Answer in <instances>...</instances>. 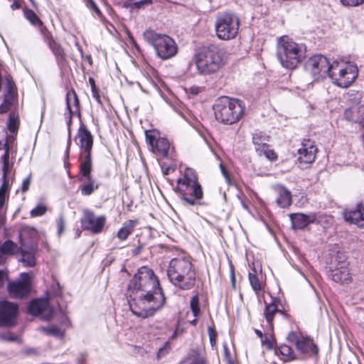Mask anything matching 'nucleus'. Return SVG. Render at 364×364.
I'll return each instance as SVG.
<instances>
[{"instance_id": "8fccbe9b", "label": "nucleus", "mask_w": 364, "mask_h": 364, "mask_svg": "<svg viewBox=\"0 0 364 364\" xmlns=\"http://www.w3.org/2000/svg\"><path fill=\"white\" fill-rule=\"evenodd\" d=\"M0 338L2 341L14 342L18 340V336L11 332H7V333H1L0 335Z\"/></svg>"}, {"instance_id": "864d4df0", "label": "nucleus", "mask_w": 364, "mask_h": 364, "mask_svg": "<svg viewBox=\"0 0 364 364\" xmlns=\"http://www.w3.org/2000/svg\"><path fill=\"white\" fill-rule=\"evenodd\" d=\"M58 233L61 235L65 230V221L63 216H60L57 220Z\"/></svg>"}, {"instance_id": "5701e85b", "label": "nucleus", "mask_w": 364, "mask_h": 364, "mask_svg": "<svg viewBox=\"0 0 364 364\" xmlns=\"http://www.w3.org/2000/svg\"><path fill=\"white\" fill-rule=\"evenodd\" d=\"M328 277L338 283H348L350 281V276L347 263L343 262L340 267L332 269Z\"/></svg>"}, {"instance_id": "603ef678", "label": "nucleus", "mask_w": 364, "mask_h": 364, "mask_svg": "<svg viewBox=\"0 0 364 364\" xmlns=\"http://www.w3.org/2000/svg\"><path fill=\"white\" fill-rule=\"evenodd\" d=\"M340 1L346 6H358L364 3V0H340Z\"/></svg>"}, {"instance_id": "7c9ffc66", "label": "nucleus", "mask_w": 364, "mask_h": 364, "mask_svg": "<svg viewBox=\"0 0 364 364\" xmlns=\"http://www.w3.org/2000/svg\"><path fill=\"white\" fill-rule=\"evenodd\" d=\"M154 151L164 158H168L171 155V146L169 141L166 138H158L154 146Z\"/></svg>"}, {"instance_id": "c03bdc74", "label": "nucleus", "mask_w": 364, "mask_h": 364, "mask_svg": "<svg viewBox=\"0 0 364 364\" xmlns=\"http://www.w3.org/2000/svg\"><path fill=\"white\" fill-rule=\"evenodd\" d=\"M6 197V191L5 187L3 186L0 188V225H1L3 222L2 218V209L5 205V200Z\"/></svg>"}, {"instance_id": "20e7f679", "label": "nucleus", "mask_w": 364, "mask_h": 364, "mask_svg": "<svg viewBox=\"0 0 364 364\" xmlns=\"http://www.w3.org/2000/svg\"><path fill=\"white\" fill-rule=\"evenodd\" d=\"M306 46L294 41L288 36L277 41V57L282 66L289 70L296 68L306 58Z\"/></svg>"}, {"instance_id": "4be33fe9", "label": "nucleus", "mask_w": 364, "mask_h": 364, "mask_svg": "<svg viewBox=\"0 0 364 364\" xmlns=\"http://www.w3.org/2000/svg\"><path fill=\"white\" fill-rule=\"evenodd\" d=\"M345 220L364 228V206L359 203L355 208L346 209L343 211Z\"/></svg>"}, {"instance_id": "f03ea898", "label": "nucleus", "mask_w": 364, "mask_h": 364, "mask_svg": "<svg viewBox=\"0 0 364 364\" xmlns=\"http://www.w3.org/2000/svg\"><path fill=\"white\" fill-rule=\"evenodd\" d=\"M198 73L204 76L217 73L228 63L225 50L216 44L200 48L194 55Z\"/></svg>"}, {"instance_id": "69168bd1", "label": "nucleus", "mask_w": 364, "mask_h": 364, "mask_svg": "<svg viewBox=\"0 0 364 364\" xmlns=\"http://www.w3.org/2000/svg\"><path fill=\"white\" fill-rule=\"evenodd\" d=\"M129 39H130V42H131L132 44H134V46H135V48H136V49H138V46H137V44L136 43V42H135V41H134V38H133L132 36H129Z\"/></svg>"}, {"instance_id": "72a5a7b5", "label": "nucleus", "mask_w": 364, "mask_h": 364, "mask_svg": "<svg viewBox=\"0 0 364 364\" xmlns=\"http://www.w3.org/2000/svg\"><path fill=\"white\" fill-rule=\"evenodd\" d=\"M25 18L34 26L40 27L43 26V21L39 18L36 14L31 9H25L23 10Z\"/></svg>"}, {"instance_id": "b1692460", "label": "nucleus", "mask_w": 364, "mask_h": 364, "mask_svg": "<svg viewBox=\"0 0 364 364\" xmlns=\"http://www.w3.org/2000/svg\"><path fill=\"white\" fill-rule=\"evenodd\" d=\"M277 299L272 298V301L270 304H266L265 308L264 310V316L268 323V327L270 331H272L274 329L273 320L274 316L277 313L282 312L278 309V306L277 304Z\"/></svg>"}, {"instance_id": "c756f323", "label": "nucleus", "mask_w": 364, "mask_h": 364, "mask_svg": "<svg viewBox=\"0 0 364 364\" xmlns=\"http://www.w3.org/2000/svg\"><path fill=\"white\" fill-rule=\"evenodd\" d=\"M269 141V136L262 132L257 131L252 135V142L257 152L262 151L264 148L267 147Z\"/></svg>"}, {"instance_id": "a18cd8bd", "label": "nucleus", "mask_w": 364, "mask_h": 364, "mask_svg": "<svg viewBox=\"0 0 364 364\" xmlns=\"http://www.w3.org/2000/svg\"><path fill=\"white\" fill-rule=\"evenodd\" d=\"M249 280H250L251 287L255 291H258L259 290L261 289V284H260L259 279L256 274L250 273L249 274Z\"/></svg>"}, {"instance_id": "a19ab883", "label": "nucleus", "mask_w": 364, "mask_h": 364, "mask_svg": "<svg viewBox=\"0 0 364 364\" xmlns=\"http://www.w3.org/2000/svg\"><path fill=\"white\" fill-rule=\"evenodd\" d=\"M47 210V207L43 203L38 204L36 208L32 209L30 215L32 218H36L43 215Z\"/></svg>"}, {"instance_id": "2f4dec72", "label": "nucleus", "mask_w": 364, "mask_h": 364, "mask_svg": "<svg viewBox=\"0 0 364 364\" xmlns=\"http://www.w3.org/2000/svg\"><path fill=\"white\" fill-rule=\"evenodd\" d=\"M48 46L55 55L58 64H64L66 60V54L60 44L55 40Z\"/></svg>"}, {"instance_id": "6e6552de", "label": "nucleus", "mask_w": 364, "mask_h": 364, "mask_svg": "<svg viewBox=\"0 0 364 364\" xmlns=\"http://www.w3.org/2000/svg\"><path fill=\"white\" fill-rule=\"evenodd\" d=\"M358 68L355 64H340L337 61L332 63L331 73L328 75L333 84L338 87L347 88L356 80Z\"/></svg>"}, {"instance_id": "c9c22d12", "label": "nucleus", "mask_w": 364, "mask_h": 364, "mask_svg": "<svg viewBox=\"0 0 364 364\" xmlns=\"http://www.w3.org/2000/svg\"><path fill=\"white\" fill-rule=\"evenodd\" d=\"M183 364H206V360L198 351H193L183 361Z\"/></svg>"}, {"instance_id": "5fc2aeb1", "label": "nucleus", "mask_w": 364, "mask_h": 364, "mask_svg": "<svg viewBox=\"0 0 364 364\" xmlns=\"http://www.w3.org/2000/svg\"><path fill=\"white\" fill-rule=\"evenodd\" d=\"M30 185H31V175H29L28 177H26L23 181L22 186H21L22 192H23V193L26 192L28 190Z\"/></svg>"}, {"instance_id": "a211bd4d", "label": "nucleus", "mask_w": 364, "mask_h": 364, "mask_svg": "<svg viewBox=\"0 0 364 364\" xmlns=\"http://www.w3.org/2000/svg\"><path fill=\"white\" fill-rule=\"evenodd\" d=\"M92 171V164L80 165V176L78 180L80 181H86V183L80 187L82 195L90 196L97 188L98 185L91 174Z\"/></svg>"}, {"instance_id": "79ce46f5", "label": "nucleus", "mask_w": 364, "mask_h": 364, "mask_svg": "<svg viewBox=\"0 0 364 364\" xmlns=\"http://www.w3.org/2000/svg\"><path fill=\"white\" fill-rule=\"evenodd\" d=\"M149 0H127L124 5L125 7L131 9L140 8L142 5L147 4Z\"/></svg>"}, {"instance_id": "393cba45", "label": "nucleus", "mask_w": 364, "mask_h": 364, "mask_svg": "<svg viewBox=\"0 0 364 364\" xmlns=\"http://www.w3.org/2000/svg\"><path fill=\"white\" fill-rule=\"evenodd\" d=\"M20 247L11 240H6L0 246V265L5 262L4 255H15L18 253Z\"/></svg>"}, {"instance_id": "338daca9", "label": "nucleus", "mask_w": 364, "mask_h": 364, "mask_svg": "<svg viewBox=\"0 0 364 364\" xmlns=\"http://www.w3.org/2000/svg\"><path fill=\"white\" fill-rule=\"evenodd\" d=\"M90 84L92 85V90H94V87H95V82H94V80L92 78H90Z\"/></svg>"}, {"instance_id": "4468645a", "label": "nucleus", "mask_w": 364, "mask_h": 364, "mask_svg": "<svg viewBox=\"0 0 364 364\" xmlns=\"http://www.w3.org/2000/svg\"><path fill=\"white\" fill-rule=\"evenodd\" d=\"M178 188L185 205H196L203 198V191L200 183L185 185L181 183Z\"/></svg>"}, {"instance_id": "39448f33", "label": "nucleus", "mask_w": 364, "mask_h": 364, "mask_svg": "<svg viewBox=\"0 0 364 364\" xmlns=\"http://www.w3.org/2000/svg\"><path fill=\"white\" fill-rule=\"evenodd\" d=\"M215 119L225 124L237 122L244 114L245 106L239 100L228 97L218 98L213 107Z\"/></svg>"}, {"instance_id": "e2e57ef3", "label": "nucleus", "mask_w": 364, "mask_h": 364, "mask_svg": "<svg viewBox=\"0 0 364 364\" xmlns=\"http://www.w3.org/2000/svg\"><path fill=\"white\" fill-rule=\"evenodd\" d=\"M255 332L257 335L258 337H259L261 339L263 338V333L260 330L255 329Z\"/></svg>"}, {"instance_id": "49530a36", "label": "nucleus", "mask_w": 364, "mask_h": 364, "mask_svg": "<svg viewBox=\"0 0 364 364\" xmlns=\"http://www.w3.org/2000/svg\"><path fill=\"white\" fill-rule=\"evenodd\" d=\"M145 134L147 144L151 146L152 151L154 152V146L158 139L151 131H146Z\"/></svg>"}, {"instance_id": "9d476101", "label": "nucleus", "mask_w": 364, "mask_h": 364, "mask_svg": "<svg viewBox=\"0 0 364 364\" xmlns=\"http://www.w3.org/2000/svg\"><path fill=\"white\" fill-rule=\"evenodd\" d=\"M76 143L80 149V165L92 164L91 153L93 146V136L84 124H82L77 130Z\"/></svg>"}, {"instance_id": "de8ad7c7", "label": "nucleus", "mask_w": 364, "mask_h": 364, "mask_svg": "<svg viewBox=\"0 0 364 364\" xmlns=\"http://www.w3.org/2000/svg\"><path fill=\"white\" fill-rule=\"evenodd\" d=\"M73 114H71V113H69V117H68V120L67 122V125H68V141H67V148H66V156L67 157L68 156V154H69V150H70V145H71V129H70V126H71V123H72V117H73Z\"/></svg>"}, {"instance_id": "774afa93", "label": "nucleus", "mask_w": 364, "mask_h": 364, "mask_svg": "<svg viewBox=\"0 0 364 364\" xmlns=\"http://www.w3.org/2000/svg\"><path fill=\"white\" fill-rule=\"evenodd\" d=\"M197 317H195L193 320H192L190 323L193 325V326H196V323H197Z\"/></svg>"}, {"instance_id": "680f3d73", "label": "nucleus", "mask_w": 364, "mask_h": 364, "mask_svg": "<svg viewBox=\"0 0 364 364\" xmlns=\"http://www.w3.org/2000/svg\"><path fill=\"white\" fill-rule=\"evenodd\" d=\"M5 274L3 271H0V287H1L4 284V278Z\"/></svg>"}, {"instance_id": "dca6fc26", "label": "nucleus", "mask_w": 364, "mask_h": 364, "mask_svg": "<svg viewBox=\"0 0 364 364\" xmlns=\"http://www.w3.org/2000/svg\"><path fill=\"white\" fill-rule=\"evenodd\" d=\"M106 221L105 215L96 216L93 211L89 209L83 210V216L80 220L84 230H90L94 234L102 231Z\"/></svg>"}, {"instance_id": "f704fd0d", "label": "nucleus", "mask_w": 364, "mask_h": 364, "mask_svg": "<svg viewBox=\"0 0 364 364\" xmlns=\"http://www.w3.org/2000/svg\"><path fill=\"white\" fill-rule=\"evenodd\" d=\"M275 354H280L286 357L288 360H294L296 358L292 348L286 344L281 345L279 347L275 348Z\"/></svg>"}, {"instance_id": "c85d7f7f", "label": "nucleus", "mask_w": 364, "mask_h": 364, "mask_svg": "<svg viewBox=\"0 0 364 364\" xmlns=\"http://www.w3.org/2000/svg\"><path fill=\"white\" fill-rule=\"evenodd\" d=\"M48 304V300L46 299H34L28 305V312L33 316H37L47 309Z\"/></svg>"}, {"instance_id": "473e14b6", "label": "nucleus", "mask_w": 364, "mask_h": 364, "mask_svg": "<svg viewBox=\"0 0 364 364\" xmlns=\"http://www.w3.org/2000/svg\"><path fill=\"white\" fill-rule=\"evenodd\" d=\"M181 183H184L185 185L199 183L196 171L191 168H186L184 171L183 177L178 180V186H180Z\"/></svg>"}, {"instance_id": "412c9836", "label": "nucleus", "mask_w": 364, "mask_h": 364, "mask_svg": "<svg viewBox=\"0 0 364 364\" xmlns=\"http://www.w3.org/2000/svg\"><path fill=\"white\" fill-rule=\"evenodd\" d=\"M289 218L294 229L302 230L306 228L309 224L317 222L316 215L310 213L306 215L304 213H291Z\"/></svg>"}, {"instance_id": "9b49d317", "label": "nucleus", "mask_w": 364, "mask_h": 364, "mask_svg": "<svg viewBox=\"0 0 364 364\" xmlns=\"http://www.w3.org/2000/svg\"><path fill=\"white\" fill-rule=\"evenodd\" d=\"M332 64L322 55H316L310 58L305 63V69L312 76L318 80L320 77H325L329 75Z\"/></svg>"}, {"instance_id": "a878e982", "label": "nucleus", "mask_w": 364, "mask_h": 364, "mask_svg": "<svg viewBox=\"0 0 364 364\" xmlns=\"http://www.w3.org/2000/svg\"><path fill=\"white\" fill-rule=\"evenodd\" d=\"M277 191L279 195L276 200L278 206L282 208L289 207L292 203L291 192L285 187L282 186H279L277 188Z\"/></svg>"}, {"instance_id": "58836bf2", "label": "nucleus", "mask_w": 364, "mask_h": 364, "mask_svg": "<svg viewBox=\"0 0 364 364\" xmlns=\"http://www.w3.org/2000/svg\"><path fill=\"white\" fill-rule=\"evenodd\" d=\"M42 330L48 335H51L58 338H62L63 336V332L60 328L55 326L50 327H43Z\"/></svg>"}, {"instance_id": "0eeeda50", "label": "nucleus", "mask_w": 364, "mask_h": 364, "mask_svg": "<svg viewBox=\"0 0 364 364\" xmlns=\"http://www.w3.org/2000/svg\"><path fill=\"white\" fill-rule=\"evenodd\" d=\"M240 27V19L232 12L219 13L215 18V30L216 36L223 41L235 38Z\"/></svg>"}, {"instance_id": "6e6d98bb", "label": "nucleus", "mask_w": 364, "mask_h": 364, "mask_svg": "<svg viewBox=\"0 0 364 364\" xmlns=\"http://www.w3.org/2000/svg\"><path fill=\"white\" fill-rule=\"evenodd\" d=\"M190 93L193 95H197L204 90V87L196 85H193L189 89Z\"/></svg>"}, {"instance_id": "09e8293b", "label": "nucleus", "mask_w": 364, "mask_h": 364, "mask_svg": "<svg viewBox=\"0 0 364 364\" xmlns=\"http://www.w3.org/2000/svg\"><path fill=\"white\" fill-rule=\"evenodd\" d=\"M86 6L91 10H92L98 17H101L102 12L96 5L93 0H86Z\"/></svg>"}, {"instance_id": "6ab92c4d", "label": "nucleus", "mask_w": 364, "mask_h": 364, "mask_svg": "<svg viewBox=\"0 0 364 364\" xmlns=\"http://www.w3.org/2000/svg\"><path fill=\"white\" fill-rule=\"evenodd\" d=\"M16 87L12 79L7 77L4 101L0 105V113L8 112L16 97Z\"/></svg>"}, {"instance_id": "f257e3e1", "label": "nucleus", "mask_w": 364, "mask_h": 364, "mask_svg": "<svg viewBox=\"0 0 364 364\" xmlns=\"http://www.w3.org/2000/svg\"><path fill=\"white\" fill-rule=\"evenodd\" d=\"M128 299L132 312L141 318L154 316L166 302L165 295L154 272L141 267L129 284Z\"/></svg>"}, {"instance_id": "3c124183", "label": "nucleus", "mask_w": 364, "mask_h": 364, "mask_svg": "<svg viewBox=\"0 0 364 364\" xmlns=\"http://www.w3.org/2000/svg\"><path fill=\"white\" fill-rule=\"evenodd\" d=\"M171 348L170 343L166 342L164 346L159 348L158 353H157V358H161L164 356H165L169 351Z\"/></svg>"}, {"instance_id": "052dcab7", "label": "nucleus", "mask_w": 364, "mask_h": 364, "mask_svg": "<svg viewBox=\"0 0 364 364\" xmlns=\"http://www.w3.org/2000/svg\"><path fill=\"white\" fill-rule=\"evenodd\" d=\"M220 168L221 169V172L223 174V176L227 178V179H230L229 178V174H228V172L227 171V169L225 168V167L224 166V165L223 164H220Z\"/></svg>"}, {"instance_id": "0e129e2a", "label": "nucleus", "mask_w": 364, "mask_h": 364, "mask_svg": "<svg viewBox=\"0 0 364 364\" xmlns=\"http://www.w3.org/2000/svg\"><path fill=\"white\" fill-rule=\"evenodd\" d=\"M92 92H93V97L96 99V100L97 102H100V97L99 94L97 92H95L94 90H92Z\"/></svg>"}, {"instance_id": "37998d69", "label": "nucleus", "mask_w": 364, "mask_h": 364, "mask_svg": "<svg viewBox=\"0 0 364 364\" xmlns=\"http://www.w3.org/2000/svg\"><path fill=\"white\" fill-rule=\"evenodd\" d=\"M259 155H264L265 157L269 161H274L277 159V154L274 152V150L269 149L268 146L263 149L262 151H259L257 152Z\"/></svg>"}, {"instance_id": "4d7b16f0", "label": "nucleus", "mask_w": 364, "mask_h": 364, "mask_svg": "<svg viewBox=\"0 0 364 364\" xmlns=\"http://www.w3.org/2000/svg\"><path fill=\"white\" fill-rule=\"evenodd\" d=\"M8 127L10 132H15L18 129L17 121L11 118Z\"/></svg>"}, {"instance_id": "ea45409f", "label": "nucleus", "mask_w": 364, "mask_h": 364, "mask_svg": "<svg viewBox=\"0 0 364 364\" xmlns=\"http://www.w3.org/2000/svg\"><path fill=\"white\" fill-rule=\"evenodd\" d=\"M190 306L194 317H198L200 314V309L199 306V297L197 294L191 298Z\"/></svg>"}, {"instance_id": "13d9d810", "label": "nucleus", "mask_w": 364, "mask_h": 364, "mask_svg": "<svg viewBox=\"0 0 364 364\" xmlns=\"http://www.w3.org/2000/svg\"><path fill=\"white\" fill-rule=\"evenodd\" d=\"M208 334H209V338L210 342L212 346L215 345V339H216V332L211 328H208Z\"/></svg>"}, {"instance_id": "e433bc0d", "label": "nucleus", "mask_w": 364, "mask_h": 364, "mask_svg": "<svg viewBox=\"0 0 364 364\" xmlns=\"http://www.w3.org/2000/svg\"><path fill=\"white\" fill-rule=\"evenodd\" d=\"M266 336L264 339H262V344L265 346L268 349H274L277 348L275 347V339L273 334V331H270L269 328H267L266 330Z\"/></svg>"}, {"instance_id": "cd10ccee", "label": "nucleus", "mask_w": 364, "mask_h": 364, "mask_svg": "<svg viewBox=\"0 0 364 364\" xmlns=\"http://www.w3.org/2000/svg\"><path fill=\"white\" fill-rule=\"evenodd\" d=\"M138 224L137 220H129L123 223L122 227L117 233V237L120 240H125L133 232L135 227Z\"/></svg>"}, {"instance_id": "bb28decb", "label": "nucleus", "mask_w": 364, "mask_h": 364, "mask_svg": "<svg viewBox=\"0 0 364 364\" xmlns=\"http://www.w3.org/2000/svg\"><path fill=\"white\" fill-rule=\"evenodd\" d=\"M66 105L69 113L74 114L80 111V102L75 91L72 89L66 95Z\"/></svg>"}, {"instance_id": "ddd939ff", "label": "nucleus", "mask_w": 364, "mask_h": 364, "mask_svg": "<svg viewBox=\"0 0 364 364\" xmlns=\"http://www.w3.org/2000/svg\"><path fill=\"white\" fill-rule=\"evenodd\" d=\"M11 297L22 299L27 297L31 290V277L28 273L21 274L20 278L11 281L7 286Z\"/></svg>"}, {"instance_id": "7ed1b4c3", "label": "nucleus", "mask_w": 364, "mask_h": 364, "mask_svg": "<svg viewBox=\"0 0 364 364\" xmlns=\"http://www.w3.org/2000/svg\"><path fill=\"white\" fill-rule=\"evenodd\" d=\"M169 281L182 290L192 289L196 284V272L190 257L180 255L169 262L167 268Z\"/></svg>"}, {"instance_id": "f8f14e48", "label": "nucleus", "mask_w": 364, "mask_h": 364, "mask_svg": "<svg viewBox=\"0 0 364 364\" xmlns=\"http://www.w3.org/2000/svg\"><path fill=\"white\" fill-rule=\"evenodd\" d=\"M4 128L0 126V149H4L1 157L4 170H9L12 164L10 159H14L17 151V144L14 137H7Z\"/></svg>"}, {"instance_id": "aec40b11", "label": "nucleus", "mask_w": 364, "mask_h": 364, "mask_svg": "<svg viewBox=\"0 0 364 364\" xmlns=\"http://www.w3.org/2000/svg\"><path fill=\"white\" fill-rule=\"evenodd\" d=\"M299 149V161L300 163L311 164L316 159V147L310 139H304Z\"/></svg>"}, {"instance_id": "f3484780", "label": "nucleus", "mask_w": 364, "mask_h": 364, "mask_svg": "<svg viewBox=\"0 0 364 364\" xmlns=\"http://www.w3.org/2000/svg\"><path fill=\"white\" fill-rule=\"evenodd\" d=\"M287 338L289 342L296 345V349L301 354L316 355L318 353V346L309 337L299 336L295 332L291 331Z\"/></svg>"}, {"instance_id": "bf43d9fd", "label": "nucleus", "mask_w": 364, "mask_h": 364, "mask_svg": "<svg viewBox=\"0 0 364 364\" xmlns=\"http://www.w3.org/2000/svg\"><path fill=\"white\" fill-rule=\"evenodd\" d=\"M144 247V246L143 244H139V245L132 250V255L134 256L139 255L141 252Z\"/></svg>"}, {"instance_id": "4c0bfd02", "label": "nucleus", "mask_w": 364, "mask_h": 364, "mask_svg": "<svg viewBox=\"0 0 364 364\" xmlns=\"http://www.w3.org/2000/svg\"><path fill=\"white\" fill-rule=\"evenodd\" d=\"M38 29L41 36H43V41L47 43V45L50 44V43L55 41L51 33L44 26V23L43 26L38 27Z\"/></svg>"}, {"instance_id": "423d86ee", "label": "nucleus", "mask_w": 364, "mask_h": 364, "mask_svg": "<svg viewBox=\"0 0 364 364\" xmlns=\"http://www.w3.org/2000/svg\"><path fill=\"white\" fill-rule=\"evenodd\" d=\"M143 37L149 45L154 47L156 55L162 60L170 59L178 53V46L175 41L167 35L147 29L144 32Z\"/></svg>"}, {"instance_id": "2eb2a0df", "label": "nucleus", "mask_w": 364, "mask_h": 364, "mask_svg": "<svg viewBox=\"0 0 364 364\" xmlns=\"http://www.w3.org/2000/svg\"><path fill=\"white\" fill-rule=\"evenodd\" d=\"M18 306L16 304L0 299V326L10 327L16 323Z\"/></svg>"}, {"instance_id": "1a4fd4ad", "label": "nucleus", "mask_w": 364, "mask_h": 364, "mask_svg": "<svg viewBox=\"0 0 364 364\" xmlns=\"http://www.w3.org/2000/svg\"><path fill=\"white\" fill-rule=\"evenodd\" d=\"M25 234H28L31 237L36 236L37 232L35 229L31 228H24L20 235V257L18 262L27 267H33L36 264V255L38 252V245L36 243H27L24 239Z\"/></svg>"}]
</instances>
